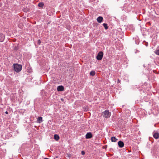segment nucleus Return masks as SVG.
<instances>
[{
  "mask_svg": "<svg viewBox=\"0 0 159 159\" xmlns=\"http://www.w3.org/2000/svg\"><path fill=\"white\" fill-rule=\"evenodd\" d=\"M14 70L16 72H19L22 69V65L17 63L14 64L13 65Z\"/></svg>",
  "mask_w": 159,
  "mask_h": 159,
  "instance_id": "obj_1",
  "label": "nucleus"
},
{
  "mask_svg": "<svg viewBox=\"0 0 159 159\" xmlns=\"http://www.w3.org/2000/svg\"><path fill=\"white\" fill-rule=\"evenodd\" d=\"M103 115L105 118H108L110 117L111 114V113L108 110H107L103 112Z\"/></svg>",
  "mask_w": 159,
  "mask_h": 159,
  "instance_id": "obj_2",
  "label": "nucleus"
},
{
  "mask_svg": "<svg viewBox=\"0 0 159 159\" xmlns=\"http://www.w3.org/2000/svg\"><path fill=\"white\" fill-rule=\"evenodd\" d=\"M103 55V53L102 51H100L97 54L96 58L98 60H101L102 59Z\"/></svg>",
  "mask_w": 159,
  "mask_h": 159,
  "instance_id": "obj_3",
  "label": "nucleus"
},
{
  "mask_svg": "<svg viewBox=\"0 0 159 159\" xmlns=\"http://www.w3.org/2000/svg\"><path fill=\"white\" fill-rule=\"evenodd\" d=\"M153 136L155 139H158L159 138V133L156 132H153L152 133Z\"/></svg>",
  "mask_w": 159,
  "mask_h": 159,
  "instance_id": "obj_4",
  "label": "nucleus"
},
{
  "mask_svg": "<svg viewBox=\"0 0 159 159\" xmlns=\"http://www.w3.org/2000/svg\"><path fill=\"white\" fill-rule=\"evenodd\" d=\"M93 137L92 134L91 132H88L85 135V138L87 139H89L92 138Z\"/></svg>",
  "mask_w": 159,
  "mask_h": 159,
  "instance_id": "obj_5",
  "label": "nucleus"
},
{
  "mask_svg": "<svg viewBox=\"0 0 159 159\" xmlns=\"http://www.w3.org/2000/svg\"><path fill=\"white\" fill-rule=\"evenodd\" d=\"M118 144L120 148H122L124 146V143L121 141H119L118 143Z\"/></svg>",
  "mask_w": 159,
  "mask_h": 159,
  "instance_id": "obj_6",
  "label": "nucleus"
},
{
  "mask_svg": "<svg viewBox=\"0 0 159 159\" xmlns=\"http://www.w3.org/2000/svg\"><path fill=\"white\" fill-rule=\"evenodd\" d=\"M64 90V87L62 85H59L57 87V90L58 91H62Z\"/></svg>",
  "mask_w": 159,
  "mask_h": 159,
  "instance_id": "obj_7",
  "label": "nucleus"
},
{
  "mask_svg": "<svg viewBox=\"0 0 159 159\" xmlns=\"http://www.w3.org/2000/svg\"><path fill=\"white\" fill-rule=\"evenodd\" d=\"M103 20V17L101 16L98 17L97 19V21L99 23H101Z\"/></svg>",
  "mask_w": 159,
  "mask_h": 159,
  "instance_id": "obj_8",
  "label": "nucleus"
},
{
  "mask_svg": "<svg viewBox=\"0 0 159 159\" xmlns=\"http://www.w3.org/2000/svg\"><path fill=\"white\" fill-rule=\"evenodd\" d=\"M42 117H39L37 118V122L39 123H40L43 121Z\"/></svg>",
  "mask_w": 159,
  "mask_h": 159,
  "instance_id": "obj_9",
  "label": "nucleus"
},
{
  "mask_svg": "<svg viewBox=\"0 0 159 159\" xmlns=\"http://www.w3.org/2000/svg\"><path fill=\"white\" fill-rule=\"evenodd\" d=\"M54 138L56 141H58L59 139V137L57 134H55L54 135Z\"/></svg>",
  "mask_w": 159,
  "mask_h": 159,
  "instance_id": "obj_10",
  "label": "nucleus"
},
{
  "mask_svg": "<svg viewBox=\"0 0 159 159\" xmlns=\"http://www.w3.org/2000/svg\"><path fill=\"white\" fill-rule=\"evenodd\" d=\"M117 140L118 139L114 136L111 138V140L112 142H116Z\"/></svg>",
  "mask_w": 159,
  "mask_h": 159,
  "instance_id": "obj_11",
  "label": "nucleus"
},
{
  "mask_svg": "<svg viewBox=\"0 0 159 159\" xmlns=\"http://www.w3.org/2000/svg\"><path fill=\"white\" fill-rule=\"evenodd\" d=\"M5 39V35L0 33V40H4Z\"/></svg>",
  "mask_w": 159,
  "mask_h": 159,
  "instance_id": "obj_12",
  "label": "nucleus"
},
{
  "mask_svg": "<svg viewBox=\"0 0 159 159\" xmlns=\"http://www.w3.org/2000/svg\"><path fill=\"white\" fill-rule=\"evenodd\" d=\"M44 6V4L42 2L39 3L38 4V6L40 7H43Z\"/></svg>",
  "mask_w": 159,
  "mask_h": 159,
  "instance_id": "obj_13",
  "label": "nucleus"
},
{
  "mask_svg": "<svg viewBox=\"0 0 159 159\" xmlns=\"http://www.w3.org/2000/svg\"><path fill=\"white\" fill-rule=\"evenodd\" d=\"M107 25L106 23H104L103 24V26H104L105 29L106 30H107L108 29V27L107 26Z\"/></svg>",
  "mask_w": 159,
  "mask_h": 159,
  "instance_id": "obj_14",
  "label": "nucleus"
},
{
  "mask_svg": "<svg viewBox=\"0 0 159 159\" xmlns=\"http://www.w3.org/2000/svg\"><path fill=\"white\" fill-rule=\"evenodd\" d=\"M95 71H93V70L91 71L90 73V75H92V76H94L95 75Z\"/></svg>",
  "mask_w": 159,
  "mask_h": 159,
  "instance_id": "obj_15",
  "label": "nucleus"
},
{
  "mask_svg": "<svg viewBox=\"0 0 159 159\" xmlns=\"http://www.w3.org/2000/svg\"><path fill=\"white\" fill-rule=\"evenodd\" d=\"M155 53L156 54L159 55V49L156 50L155 52Z\"/></svg>",
  "mask_w": 159,
  "mask_h": 159,
  "instance_id": "obj_16",
  "label": "nucleus"
},
{
  "mask_svg": "<svg viewBox=\"0 0 159 159\" xmlns=\"http://www.w3.org/2000/svg\"><path fill=\"white\" fill-rule=\"evenodd\" d=\"M143 44H144L146 46H147L148 45V43L146 42L145 40H144L143 41Z\"/></svg>",
  "mask_w": 159,
  "mask_h": 159,
  "instance_id": "obj_17",
  "label": "nucleus"
},
{
  "mask_svg": "<svg viewBox=\"0 0 159 159\" xmlns=\"http://www.w3.org/2000/svg\"><path fill=\"white\" fill-rule=\"evenodd\" d=\"M81 154L82 155H84L85 154V152L84 151H81Z\"/></svg>",
  "mask_w": 159,
  "mask_h": 159,
  "instance_id": "obj_18",
  "label": "nucleus"
},
{
  "mask_svg": "<svg viewBox=\"0 0 159 159\" xmlns=\"http://www.w3.org/2000/svg\"><path fill=\"white\" fill-rule=\"evenodd\" d=\"M37 43L38 44H39V45L41 43V40H37Z\"/></svg>",
  "mask_w": 159,
  "mask_h": 159,
  "instance_id": "obj_19",
  "label": "nucleus"
},
{
  "mask_svg": "<svg viewBox=\"0 0 159 159\" xmlns=\"http://www.w3.org/2000/svg\"><path fill=\"white\" fill-rule=\"evenodd\" d=\"M5 114H8V111H6L5 112Z\"/></svg>",
  "mask_w": 159,
  "mask_h": 159,
  "instance_id": "obj_20",
  "label": "nucleus"
},
{
  "mask_svg": "<svg viewBox=\"0 0 159 159\" xmlns=\"http://www.w3.org/2000/svg\"><path fill=\"white\" fill-rule=\"evenodd\" d=\"M34 44H35V45H36V43H37V42H36V41L34 42Z\"/></svg>",
  "mask_w": 159,
  "mask_h": 159,
  "instance_id": "obj_21",
  "label": "nucleus"
},
{
  "mask_svg": "<svg viewBox=\"0 0 159 159\" xmlns=\"http://www.w3.org/2000/svg\"><path fill=\"white\" fill-rule=\"evenodd\" d=\"M122 37H123V36H122L121 37H120V39H122Z\"/></svg>",
  "mask_w": 159,
  "mask_h": 159,
  "instance_id": "obj_22",
  "label": "nucleus"
},
{
  "mask_svg": "<svg viewBox=\"0 0 159 159\" xmlns=\"http://www.w3.org/2000/svg\"><path fill=\"white\" fill-rule=\"evenodd\" d=\"M30 72H31L32 71V69H31V70H30Z\"/></svg>",
  "mask_w": 159,
  "mask_h": 159,
  "instance_id": "obj_23",
  "label": "nucleus"
},
{
  "mask_svg": "<svg viewBox=\"0 0 159 159\" xmlns=\"http://www.w3.org/2000/svg\"><path fill=\"white\" fill-rule=\"evenodd\" d=\"M44 159H49L48 158H45Z\"/></svg>",
  "mask_w": 159,
  "mask_h": 159,
  "instance_id": "obj_24",
  "label": "nucleus"
},
{
  "mask_svg": "<svg viewBox=\"0 0 159 159\" xmlns=\"http://www.w3.org/2000/svg\"><path fill=\"white\" fill-rule=\"evenodd\" d=\"M1 42H3V40H2L1 41Z\"/></svg>",
  "mask_w": 159,
  "mask_h": 159,
  "instance_id": "obj_25",
  "label": "nucleus"
},
{
  "mask_svg": "<svg viewBox=\"0 0 159 159\" xmlns=\"http://www.w3.org/2000/svg\"><path fill=\"white\" fill-rule=\"evenodd\" d=\"M63 100V99L62 98L61 99V100Z\"/></svg>",
  "mask_w": 159,
  "mask_h": 159,
  "instance_id": "obj_26",
  "label": "nucleus"
}]
</instances>
